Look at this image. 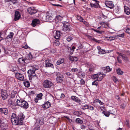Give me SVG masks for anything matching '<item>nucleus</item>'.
<instances>
[{
  "instance_id": "6",
  "label": "nucleus",
  "mask_w": 130,
  "mask_h": 130,
  "mask_svg": "<svg viewBox=\"0 0 130 130\" xmlns=\"http://www.w3.org/2000/svg\"><path fill=\"white\" fill-rule=\"evenodd\" d=\"M27 12L30 14L32 15L36 13L37 10L34 7H30L28 9Z\"/></svg>"
},
{
  "instance_id": "58",
  "label": "nucleus",
  "mask_w": 130,
  "mask_h": 130,
  "mask_svg": "<svg viewBox=\"0 0 130 130\" xmlns=\"http://www.w3.org/2000/svg\"><path fill=\"white\" fill-rule=\"evenodd\" d=\"M74 56H70L69 57V59L71 61H73L74 60Z\"/></svg>"
},
{
  "instance_id": "59",
  "label": "nucleus",
  "mask_w": 130,
  "mask_h": 130,
  "mask_svg": "<svg viewBox=\"0 0 130 130\" xmlns=\"http://www.w3.org/2000/svg\"><path fill=\"white\" fill-rule=\"evenodd\" d=\"M13 4H15L17 2V0H12L11 1Z\"/></svg>"
},
{
  "instance_id": "41",
  "label": "nucleus",
  "mask_w": 130,
  "mask_h": 130,
  "mask_svg": "<svg viewBox=\"0 0 130 130\" xmlns=\"http://www.w3.org/2000/svg\"><path fill=\"white\" fill-rule=\"evenodd\" d=\"M124 31L126 32L130 35V28H127L125 29Z\"/></svg>"
},
{
  "instance_id": "44",
  "label": "nucleus",
  "mask_w": 130,
  "mask_h": 130,
  "mask_svg": "<svg viewBox=\"0 0 130 130\" xmlns=\"http://www.w3.org/2000/svg\"><path fill=\"white\" fill-rule=\"evenodd\" d=\"M76 18L80 22L82 21L83 20L82 17L79 16H77L76 17Z\"/></svg>"
},
{
  "instance_id": "64",
  "label": "nucleus",
  "mask_w": 130,
  "mask_h": 130,
  "mask_svg": "<svg viewBox=\"0 0 130 130\" xmlns=\"http://www.w3.org/2000/svg\"><path fill=\"white\" fill-rule=\"evenodd\" d=\"M116 99H117L118 100H119L120 99V97L119 95H117L115 96Z\"/></svg>"
},
{
  "instance_id": "46",
  "label": "nucleus",
  "mask_w": 130,
  "mask_h": 130,
  "mask_svg": "<svg viewBox=\"0 0 130 130\" xmlns=\"http://www.w3.org/2000/svg\"><path fill=\"white\" fill-rule=\"evenodd\" d=\"M96 81L97 80H96L93 82L92 83V85H95L96 86H97L98 85V84Z\"/></svg>"
},
{
  "instance_id": "25",
  "label": "nucleus",
  "mask_w": 130,
  "mask_h": 130,
  "mask_svg": "<svg viewBox=\"0 0 130 130\" xmlns=\"http://www.w3.org/2000/svg\"><path fill=\"white\" fill-rule=\"evenodd\" d=\"M116 53L117 54L119 55V56H118L117 58V59L118 62L120 63H121L122 62V60L120 59V56H121L123 54L122 53H121L118 52H117Z\"/></svg>"
},
{
  "instance_id": "9",
  "label": "nucleus",
  "mask_w": 130,
  "mask_h": 130,
  "mask_svg": "<svg viewBox=\"0 0 130 130\" xmlns=\"http://www.w3.org/2000/svg\"><path fill=\"white\" fill-rule=\"evenodd\" d=\"M21 15L20 12L18 11L15 12L14 17V20L15 21H16L19 20L21 18Z\"/></svg>"
},
{
  "instance_id": "27",
  "label": "nucleus",
  "mask_w": 130,
  "mask_h": 130,
  "mask_svg": "<svg viewBox=\"0 0 130 130\" xmlns=\"http://www.w3.org/2000/svg\"><path fill=\"white\" fill-rule=\"evenodd\" d=\"M64 61V59L63 58H60L57 62V65H59L63 63Z\"/></svg>"
},
{
  "instance_id": "4",
  "label": "nucleus",
  "mask_w": 130,
  "mask_h": 130,
  "mask_svg": "<svg viewBox=\"0 0 130 130\" xmlns=\"http://www.w3.org/2000/svg\"><path fill=\"white\" fill-rule=\"evenodd\" d=\"M35 71L32 69H30L28 70L27 72L29 74L28 76L29 77H31L32 79H33L34 77H35L36 79H37V76L35 74Z\"/></svg>"
},
{
  "instance_id": "5",
  "label": "nucleus",
  "mask_w": 130,
  "mask_h": 130,
  "mask_svg": "<svg viewBox=\"0 0 130 130\" xmlns=\"http://www.w3.org/2000/svg\"><path fill=\"white\" fill-rule=\"evenodd\" d=\"M15 76L16 78L19 80L21 81L23 80L24 76L23 74L18 73H15Z\"/></svg>"
},
{
  "instance_id": "26",
  "label": "nucleus",
  "mask_w": 130,
  "mask_h": 130,
  "mask_svg": "<svg viewBox=\"0 0 130 130\" xmlns=\"http://www.w3.org/2000/svg\"><path fill=\"white\" fill-rule=\"evenodd\" d=\"M124 12L127 15H128L130 13V9L127 7L125 6Z\"/></svg>"
},
{
  "instance_id": "38",
  "label": "nucleus",
  "mask_w": 130,
  "mask_h": 130,
  "mask_svg": "<svg viewBox=\"0 0 130 130\" xmlns=\"http://www.w3.org/2000/svg\"><path fill=\"white\" fill-rule=\"evenodd\" d=\"M58 40V39H56L55 41L54 42V44L57 46H58L60 44Z\"/></svg>"
},
{
  "instance_id": "50",
  "label": "nucleus",
  "mask_w": 130,
  "mask_h": 130,
  "mask_svg": "<svg viewBox=\"0 0 130 130\" xmlns=\"http://www.w3.org/2000/svg\"><path fill=\"white\" fill-rule=\"evenodd\" d=\"M80 83L81 85H84L85 83V81L83 79H81L80 81Z\"/></svg>"
},
{
  "instance_id": "10",
  "label": "nucleus",
  "mask_w": 130,
  "mask_h": 130,
  "mask_svg": "<svg viewBox=\"0 0 130 130\" xmlns=\"http://www.w3.org/2000/svg\"><path fill=\"white\" fill-rule=\"evenodd\" d=\"M40 23V21L39 19H35L32 20L31 25L32 26L35 27Z\"/></svg>"
},
{
  "instance_id": "31",
  "label": "nucleus",
  "mask_w": 130,
  "mask_h": 130,
  "mask_svg": "<svg viewBox=\"0 0 130 130\" xmlns=\"http://www.w3.org/2000/svg\"><path fill=\"white\" fill-rule=\"evenodd\" d=\"M74 115L77 116H79L82 114V112L80 111H74L73 113Z\"/></svg>"
},
{
  "instance_id": "36",
  "label": "nucleus",
  "mask_w": 130,
  "mask_h": 130,
  "mask_svg": "<svg viewBox=\"0 0 130 130\" xmlns=\"http://www.w3.org/2000/svg\"><path fill=\"white\" fill-rule=\"evenodd\" d=\"M43 96V94L42 93H40L37 95L36 97L39 99V100H41L42 99V96Z\"/></svg>"
},
{
  "instance_id": "11",
  "label": "nucleus",
  "mask_w": 130,
  "mask_h": 130,
  "mask_svg": "<svg viewBox=\"0 0 130 130\" xmlns=\"http://www.w3.org/2000/svg\"><path fill=\"white\" fill-rule=\"evenodd\" d=\"M45 66L46 67H51L52 68H54V66L53 64L50 62V61L48 59H47L45 61Z\"/></svg>"
},
{
  "instance_id": "2",
  "label": "nucleus",
  "mask_w": 130,
  "mask_h": 130,
  "mask_svg": "<svg viewBox=\"0 0 130 130\" xmlns=\"http://www.w3.org/2000/svg\"><path fill=\"white\" fill-rule=\"evenodd\" d=\"M105 75V74L104 75L102 73H100L93 75L92 78L94 79H96L97 81H100L102 80Z\"/></svg>"
},
{
  "instance_id": "19",
  "label": "nucleus",
  "mask_w": 130,
  "mask_h": 130,
  "mask_svg": "<svg viewBox=\"0 0 130 130\" xmlns=\"http://www.w3.org/2000/svg\"><path fill=\"white\" fill-rule=\"evenodd\" d=\"M43 124V121L42 118L38 119L36 120V124H37L38 126L41 125Z\"/></svg>"
},
{
  "instance_id": "54",
  "label": "nucleus",
  "mask_w": 130,
  "mask_h": 130,
  "mask_svg": "<svg viewBox=\"0 0 130 130\" xmlns=\"http://www.w3.org/2000/svg\"><path fill=\"white\" fill-rule=\"evenodd\" d=\"M113 80L114 82H116L118 81L117 79L115 76H113Z\"/></svg>"
},
{
  "instance_id": "13",
  "label": "nucleus",
  "mask_w": 130,
  "mask_h": 130,
  "mask_svg": "<svg viewBox=\"0 0 130 130\" xmlns=\"http://www.w3.org/2000/svg\"><path fill=\"white\" fill-rule=\"evenodd\" d=\"M51 106V103L48 101L46 102L43 105L42 107L44 109H46Z\"/></svg>"
},
{
  "instance_id": "24",
  "label": "nucleus",
  "mask_w": 130,
  "mask_h": 130,
  "mask_svg": "<svg viewBox=\"0 0 130 130\" xmlns=\"http://www.w3.org/2000/svg\"><path fill=\"white\" fill-rule=\"evenodd\" d=\"M27 60L26 58H24L23 57L19 58L18 60V61L20 63H26L25 61Z\"/></svg>"
},
{
  "instance_id": "21",
  "label": "nucleus",
  "mask_w": 130,
  "mask_h": 130,
  "mask_svg": "<svg viewBox=\"0 0 130 130\" xmlns=\"http://www.w3.org/2000/svg\"><path fill=\"white\" fill-rule=\"evenodd\" d=\"M67 49L68 50V52L70 53V55H72L73 52L74 50L75 49V47L74 46H73L72 48L70 47H68Z\"/></svg>"
},
{
  "instance_id": "15",
  "label": "nucleus",
  "mask_w": 130,
  "mask_h": 130,
  "mask_svg": "<svg viewBox=\"0 0 130 130\" xmlns=\"http://www.w3.org/2000/svg\"><path fill=\"white\" fill-rule=\"evenodd\" d=\"M43 18L44 19V21L47 22H49L50 20L52 19V17L48 15L44 16Z\"/></svg>"
},
{
  "instance_id": "61",
  "label": "nucleus",
  "mask_w": 130,
  "mask_h": 130,
  "mask_svg": "<svg viewBox=\"0 0 130 130\" xmlns=\"http://www.w3.org/2000/svg\"><path fill=\"white\" fill-rule=\"evenodd\" d=\"M39 100L38 98H37L36 96L35 99V102L37 103L38 102V101Z\"/></svg>"
},
{
  "instance_id": "29",
  "label": "nucleus",
  "mask_w": 130,
  "mask_h": 130,
  "mask_svg": "<svg viewBox=\"0 0 130 130\" xmlns=\"http://www.w3.org/2000/svg\"><path fill=\"white\" fill-rule=\"evenodd\" d=\"M56 80L58 83H60L62 81V78L60 76H57L56 78Z\"/></svg>"
},
{
  "instance_id": "35",
  "label": "nucleus",
  "mask_w": 130,
  "mask_h": 130,
  "mask_svg": "<svg viewBox=\"0 0 130 130\" xmlns=\"http://www.w3.org/2000/svg\"><path fill=\"white\" fill-rule=\"evenodd\" d=\"M76 122L77 123L82 124L83 123V121L79 118H77L76 119Z\"/></svg>"
},
{
  "instance_id": "7",
  "label": "nucleus",
  "mask_w": 130,
  "mask_h": 130,
  "mask_svg": "<svg viewBox=\"0 0 130 130\" xmlns=\"http://www.w3.org/2000/svg\"><path fill=\"white\" fill-rule=\"evenodd\" d=\"M1 96L2 99L3 100H5L7 99V94L6 90H1Z\"/></svg>"
},
{
  "instance_id": "56",
  "label": "nucleus",
  "mask_w": 130,
  "mask_h": 130,
  "mask_svg": "<svg viewBox=\"0 0 130 130\" xmlns=\"http://www.w3.org/2000/svg\"><path fill=\"white\" fill-rule=\"evenodd\" d=\"M89 129L90 130V129L93 128L94 127L91 124L89 125L88 126Z\"/></svg>"
},
{
  "instance_id": "8",
  "label": "nucleus",
  "mask_w": 130,
  "mask_h": 130,
  "mask_svg": "<svg viewBox=\"0 0 130 130\" xmlns=\"http://www.w3.org/2000/svg\"><path fill=\"white\" fill-rule=\"evenodd\" d=\"M14 35V33L13 32H11L7 36L5 40L6 42H9L11 40Z\"/></svg>"
},
{
  "instance_id": "22",
  "label": "nucleus",
  "mask_w": 130,
  "mask_h": 130,
  "mask_svg": "<svg viewBox=\"0 0 130 130\" xmlns=\"http://www.w3.org/2000/svg\"><path fill=\"white\" fill-rule=\"evenodd\" d=\"M71 99L73 101L77 103H79L80 102V100L75 96H72L71 97Z\"/></svg>"
},
{
  "instance_id": "40",
  "label": "nucleus",
  "mask_w": 130,
  "mask_h": 130,
  "mask_svg": "<svg viewBox=\"0 0 130 130\" xmlns=\"http://www.w3.org/2000/svg\"><path fill=\"white\" fill-rule=\"evenodd\" d=\"M106 53L105 51L103 49H101L99 51H98V53L99 54H103Z\"/></svg>"
},
{
  "instance_id": "17",
  "label": "nucleus",
  "mask_w": 130,
  "mask_h": 130,
  "mask_svg": "<svg viewBox=\"0 0 130 130\" xmlns=\"http://www.w3.org/2000/svg\"><path fill=\"white\" fill-rule=\"evenodd\" d=\"M0 126L2 130H6L7 126L6 124L5 123L1 122L0 123Z\"/></svg>"
},
{
  "instance_id": "45",
  "label": "nucleus",
  "mask_w": 130,
  "mask_h": 130,
  "mask_svg": "<svg viewBox=\"0 0 130 130\" xmlns=\"http://www.w3.org/2000/svg\"><path fill=\"white\" fill-rule=\"evenodd\" d=\"M110 114L115 115V110H110L109 111Z\"/></svg>"
},
{
  "instance_id": "43",
  "label": "nucleus",
  "mask_w": 130,
  "mask_h": 130,
  "mask_svg": "<svg viewBox=\"0 0 130 130\" xmlns=\"http://www.w3.org/2000/svg\"><path fill=\"white\" fill-rule=\"evenodd\" d=\"M61 17L60 15H58L56 17V18H55V20L56 21H58L61 20Z\"/></svg>"
},
{
  "instance_id": "57",
  "label": "nucleus",
  "mask_w": 130,
  "mask_h": 130,
  "mask_svg": "<svg viewBox=\"0 0 130 130\" xmlns=\"http://www.w3.org/2000/svg\"><path fill=\"white\" fill-rule=\"evenodd\" d=\"M100 24L101 26H104V25H107V23L105 22H102L100 23Z\"/></svg>"
},
{
  "instance_id": "63",
  "label": "nucleus",
  "mask_w": 130,
  "mask_h": 130,
  "mask_svg": "<svg viewBox=\"0 0 130 130\" xmlns=\"http://www.w3.org/2000/svg\"><path fill=\"white\" fill-rule=\"evenodd\" d=\"M40 127L38 126L35 128L34 130H40Z\"/></svg>"
},
{
  "instance_id": "39",
  "label": "nucleus",
  "mask_w": 130,
  "mask_h": 130,
  "mask_svg": "<svg viewBox=\"0 0 130 130\" xmlns=\"http://www.w3.org/2000/svg\"><path fill=\"white\" fill-rule=\"evenodd\" d=\"M88 105H82L81 106V108L83 110H85L88 109Z\"/></svg>"
},
{
  "instance_id": "23",
  "label": "nucleus",
  "mask_w": 130,
  "mask_h": 130,
  "mask_svg": "<svg viewBox=\"0 0 130 130\" xmlns=\"http://www.w3.org/2000/svg\"><path fill=\"white\" fill-rule=\"evenodd\" d=\"M112 68H110L109 66H107L104 68V71L106 73L111 71L112 70Z\"/></svg>"
},
{
  "instance_id": "32",
  "label": "nucleus",
  "mask_w": 130,
  "mask_h": 130,
  "mask_svg": "<svg viewBox=\"0 0 130 130\" xmlns=\"http://www.w3.org/2000/svg\"><path fill=\"white\" fill-rule=\"evenodd\" d=\"M116 71L118 75H121L123 74V71L121 70L120 68H118L116 69Z\"/></svg>"
},
{
  "instance_id": "60",
  "label": "nucleus",
  "mask_w": 130,
  "mask_h": 130,
  "mask_svg": "<svg viewBox=\"0 0 130 130\" xmlns=\"http://www.w3.org/2000/svg\"><path fill=\"white\" fill-rule=\"evenodd\" d=\"M74 60L73 61H77L78 60V58L76 56H74Z\"/></svg>"
},
{
  "instance_id": "20",
  "label": "nucleus",
  "mask_w": 130,
  "mask_h": 130,
  "mask_svg": "<svg viewBox=\"0 0 130 130\" xmlns=\"http://www.w3.org/2000/svg\"><path fill=\"white\" fill-rule=\"evenodd\" d=\"M123 61L125 62H127L129 61V59L127 57V56L125 55V54H123L121 56Z\"/></svg>"
},
{
  "instance_id": "42",
  "label": "nucleus",
  "mask_w": 130,
  "mask_h": 130,
  "mask_svg": "<svg viewBox=\"0 0 130 130\" xmlns=\"http://www.w3.org/2000/svg\"><path fill=\"white\" fill-rule=\"evenodd\" d=\"M93 30L94 31L96 32L97 33L99 34H102V33L104 32V31H100L94 29H93Z\"/></svg>"
},
{
  "instance_id": "30",
  "label": "nucleus",
  "mask_w": 130,
  "mask_h": 130,
  "mask_svg": "<svg viewBox=\"0 0 130 130\" xmlns=\"http://www.w3.org/2000/svg\"><path fill=\"white\" fill-rule=\"evenodd\" d=\"M69 24L67 22H66V31H69L70 30V29L69 27Z\"/></svg>"
},
{
  "instance_id": "3",
  "label": "nucleus",
  "mask_w": 130,
  "mask_h": 130,
  "mask_svg": "<svg viewBox=\"0 0 130 130\" xmlns=\"http://www.w3.org/2000/svg\"><path fill=\"white\" fill-rule=\"evenodd\" d=\"M43 86L45 88H50L53 85V83L50 80L48 79L44 80L43 82Z\"/></svg>"
},
{
  "instance_id": "55",
  "label": "nucleus",
  "mask_w": 130,
  "mask_h": 130,
  "mask_svg": "<svg viewBox=\"0 0 130 130\" xmlns=\"http://www.w3.org/2000/svg\"><path fill=\"white\" fill-rule=\"evenodd\" d=\"M78 71V69L77 68H72V71L73 72H77Z\"/></svg>"
},
{
  "instance_id": "49",
  "label": "nucleus",
  "mask_w": 130,
  "mask_h": 130,
  "mask_svg": "<svg viewBox=\"0 0 130 130\" xmlns=\"http://www.w3.org/2000/svg\"><path fill=\"white\" fill-rule=\"evenodd\" d=\"M90 109V110H94V108L91 105H88V109Z\"/></svg>"
},
{
  "instance_id": "28",
  "label": "nucleus",
  "mask_w": 130,
  "mask_h": 130,
  "mask_svg": "<svg viewBox=\"0 0 130 130\" xmlns=\"http://www.w3.org/2000/svg\"><path fill=\"white\" fill-rule=\"evenodd\" d=\"M32 69L35 71L39 69V67L37 65H33L31 66Z\"/></svg>"
},
{
  "instance_id": "12",
  "label": "nucleus",
  "mask_w": 130,
  "mask_h": 130,
  "mask_svg": "<svg viewBox=\"0 0 130 130\" xmlns=\"http://www.w3.org/2000/svg\"><path fill=\"white\" fill-rule=\"evenodd\" d=\"M105 5L107 7L111 9L113 8L114 7L113 3L111 1H108L106 2Z\"/></svg>"
},
{
  "instance_id": "18",
  "label": "nucleus",
  "mask_w": 130,
  "mask_h": 130,
  "mask_svg": "<svg viewBox=\"0 0 130 130\" xmlns=\"http://www.w3.org/2000/svg\"><path fill=\"white\" fill-rule=\"evenodd\" d=\"M20 106L26 109L28 108V104L27 102L23 100Z\"/></svg>"
},
{
  "instance_id": "62",
  "label": "nucleus",
  "mask_w": 130,
  "mask_h": 130,
  "mask_svg": "<svg viewBox=\"0 0 130 130\" xmlns=\"http://www.w3.org/2000/svg\"><path fill=\"white\" fill-rule=\"evenodd\" d=\"M8 102L9 104H11L12 103V100L11 99H9L8 100Z\"/></svg>"
},
{
  "instance_id": "53",
  "label": "nucleus",
  "mask_w": 130,
  "mask_h": 130,
  "mask_svg": "<svg viewBox=\"0 0 130 130\" xmlns=\"http://www.w3.org/2000/svg\"><path fill=\"white\" fill-rule=\"evenodd\" d=\"M72 38L71 37H69L67 38V40L68 42H70L72 40Z\"/></svg>"
},
{
  "instance_id": "52",
  "label": "nucleus",
  "mask_w": 130,
  "mask_h": 130,
  "mask_svg": "<svg viewBox=\"0 0 130 130\" xmlns=\"http://www.w3.org/2000/svg\"><path fill=\"white\" fill-rule=\"evenodd\" d=\"M28 56L29 58L30 59H32L34 58L33 56L32 55L31 53L30 52L29 53Z\"/></svg>"
},
{
  "instance_id": "47",
  "label": "nucleus",
  "mask_w": 130,
  "mask_h": 130,
  "mask_svg": "<svg viewBox=\"0 0 130 130\" xmlns=\"http://www.w3.org/2000/svg\"><path fill=\"white\" fill-rule=\"evenodd\" d=\"M126 106V104L125 103H123L120 106V107L122 109H124Z\"/></svg>"
},
{
  "instance_id": "1",
  "label": "nucleus",
  "mask_w": 130,
  "mask_h": 130,
  "mask_svg": "<svg viewBox=\"0 0 130 130\" xmlns=\"http://www.w3.org/2000/svg\"><path fill=\"white\" fill-rule=\"evenodd\" d=\"M25 117V116L23 113H20L17 116L16 114L13 113L11 117V120L13 125H21L23 124V120Z\"/></svg>"
},
{
  "instance_id": "16",
  "label": "nucleus",
  "mask_w": 130,
  "mask_h": 130,
  "mask_svg": "<svg viewBox=\"0 0 130 130\" xmlns=\"http://www.w3.org/2000/svg\"><path fill=\"white\" fill-rule=\"evenodd\" d=\"M54 38L56 39H59L60 38V36H61V34L59 31H56L55 32L54 35Z\"/></svg>"
},
{
  "instance_id": "14",
  "label": "nucleus",
  "mask_w": 130,
  "mask_h": 130,
  "mask_svg": "<svg viewBox=\"0 0 130 130\" xmlns=\"http://www.w3.org/2000/svg\"><path fill=\"white\" fill-rule=\"evenodd\" d=\"M0 112L5 115H7L8 113V109L5 108H0Z\"/></svg>"
},
{
  "instance_id": "34",
  "label": "nucleus",
  "mask_w": 130,
  "mask_h": 130,
  "mask_svg": "<svg viewBox=\"0 0 130 130\" xmlns=\"http://www.w3.org/2000/svg\"><path fill=\"white\" fill-rule=\"evenodd\" d=\"M102 113L105 116L107 117H109L110 115L109 111H103L102 112Z\"/></svg>"
},
{
  "instance_id": "33",
  "label": "nucleus",
  "mask_w": 130,
  "mask_h": 130,
  "mask_svg": "<svg viewBox=\"0 0 130 130\" xmlns=\"http://www.w3.org/2000/svg\"><path fill=\"white\" fill-rule=\"evenodd\" d=\"M23 84L25 86L27 87H29L30 85V84L29 82L27 81H26L23 82Z\"/></svg>"
},
{
  "instance_id": "51",
  "label": "nucleus",
  "mask_w": 130,
  "mask_h": 130,
  "mask_svg": "<svg viewBox=\"0 0 130 130\" xmlns=\"http://www.w3.org/2000/svg\"><path fill=\"white\" fill-rule=\"evenodd\" d=\"M124 54L126 56H129L130 55V51H125Z\"/></svg>"
},
{
  "instance_id": "37",
  "label": "nucleus",
  "mask_w": 130,
  "mask_h": 130,
  "mask_svg": "<svg viewBox=\"0 0 130 130\" xmlns=\"http://www.w3.org/2000/svg\"><path fill=\"white\" fill-rule=\"evenodd\" d=\"M23 100H17V104L19 106H21Z\"/></svg>"
},
{
  "instance_id": "48",
  "label": "nucleus",
  "mask_w": 130,
  "mask_h": 130,
  "mask_svg": "<svg viewBox=\"0 0 130 130\" xmlns=\"http://www.w3.org/2000/svg\"><path fill=\"white\" fill-rule=\"evenodd\" d=\"M109 40L111 41L115 40L116 38V37H115L110 36V37H109Z\"/></svg>"
}]
</instances>
